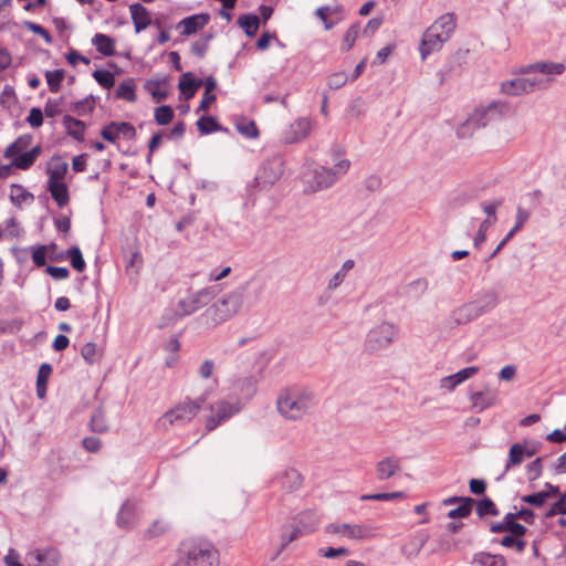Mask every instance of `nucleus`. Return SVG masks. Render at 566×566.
Listing matches in <instances>:
<instances>
[{"label":"nucleus","instance_id":"nucleus-28","mask_svg":"<svg viewBox=\"0 0 566 566\" xmlns=\"http://www.w3.org/2000/svg\"><path fill=\"white\" fill-rule=\"evenodd\" d=\"M201 85L202 80H196L192 73L187 72L181 75L178 87L181 94L185 95L187 99H189L196 94L198 87Z\"/></svg>","mask_w":566,"mask_h":566},{"label":"nucleus","instance_id":"nucleus-24","mask_svg":"<svg viewBox=\"0 0 566 566\" xmlns=\"http://www.w3.org/2000/svg\"><path fill=\"white\" fill-rule=\"evenodd\" d=\"M209 21V15L201 13V14H193L190 17H187L182 19L177 28L181 29L182 35H190L202 29Z\"/></svg>","mask_w":566,"mask_h":566},{"label":"nucleus","instance_id":"nucleus-9","mask_svg":"<svg viewBox=\"0 0 566 566\" xmlns=\"http://www.w3.org/2000/svg\"><path fill=\"white\" fill-rule=\"evenodd\" d=\"M325 532L353 541H365L376 536V530L368 524L331 523L325 527Z\"/></svg>","mask_w":566,"mask_h":566},{"label":"nucleus","instance_id":"nucleus-2","mask_svg":"<svg viewBox=\"0 0 566 566\" xmlns=\"http://www.w3.org/2000/svg\"><path fill=\"white\" fill-rule=\"evenodd\" d=\"M315 394L307 388H287L276 399L277 412L286 420L304 418L316 406Z\"/></svg>","mask_w":566,"mask_h":566},{"label":"nucleus","instance_id":"nucleus-26","mask_svg":"<svg viewBox=\"0 0 566 566\" xmlns=\"http://www.w3.org/2000/svg\"><path fill=\"white\" fill-rule=\"evenodd\" d=\"M457 18L453 13H446L438 18L429 28L433 31L439 32L447 40L450 39L451 34L455 30Z\"/></svg>","mask_w":566,"mask_h":566},{"label":"nucleus","instance_id":"nucleus-15","mask_svg":"<svg viewBox=\"0 0 566 566\" xmlns=\"http://www.w3.org/2000/svg\"><path fill=\"white\" fill-rule=\"evenodd\" d=\"M303 475L294 468H285L279 471L272 480L285 492H295L303 485Z\"/></svg>","mask_w":566,"mask_h":566},{"label":"nucleus","instance_id":"nucleus-44","mask_svg":"<svg viewBox=\"0 0 566 566\" xmlns=\"http://www.w3.org/2000/svg\"><path fill=\"white\" fill-rule=\"evenodd\" d=\"M169 531V525L163 520H156L144 532V539H154L166 534Z\"/></svg>","mask_w":566,"mask_h":566},{"label":"nucleus","instance_id":"nucleus-57","mask_svg":"<svg viewBox=\"0 0 566 566\" xmlns=\"http://www.w3.org/2000/svg\"><path fill=\"white\" fill-rule=\"evenodd\" d=\"M69 169V165L65 161H60L55 164L53 167H50L48 170L49 180L48 181H63Z\"/></svg>","mask_w":566,"mask_h":566},{"label":"nucleus","instance_id":"nucleus-40","mask_svg":"<svg viewBox=\"0 0 566 566\" xmlns=\"http://www.w3.org/2000/svg\"><path fill=\"white\" fill-rule=\"evenodd\" d=\"M115 96L127 102H135L136 93L134 80L128 78L122 82L116 88Z\"/></svg>","mask_w":566,"mask_h":566},{"label":"nucleus","instance_id":"nucleus-1","mask_svg":"<svg viewBox=\"0 0 566 566\" xmlns=\"http://www.w3.org/2000/svg\"><path fill=\"white\" fill-rule=\"evenodd\" d=\"M248 289H251L254 298L259 300L265 289V282L262 279L253 277L223 294L203 312L202 316L207 324L216 327L235 316L243 306Z\"/></svg>","mask_w":566,"mask_h":566},{"label":"nucleus","instance_id":"nucleus-11","mask_svg":"<svg viewBox=\"0 0 566 566\" xmlns=\"http://www.w3.org/2000/svg\"><path fill=\"white\" fill-rule=\"evenodd\" d=\"M565 69V64L560 62L539 61L525 66H521L514 73L517 75L542 74L551 78V76L563 74Z\"/></svg>","mask_w":566,"mask_h":566},{"label":"nucleus","instance_id":"nucleus-17","mask_svg":"<svg viewBox=\"0 0 566 566\" xmlns=\"http://www.w3.org/2000/svg\"><path fill=\"white\" fill-rule=\"evenodd\" d=\"M401 470V459L396 455H388L380 459L375 465L378 481H386L395 476Z\"/></svg>","mask_w":566,"mask_h":566},{"label":"nucleus","instance_id":"nucleus-41","mask_svg":"<svg viewBox=\"0 0 566 566\" xmlns=\"http://www.w3.org/2000/svg\"><path fill=\"white\" fill-rule=\"evenodd\" d=\"M473 564L479 566H506V562L501 555H491L489 553H479L474 555Z\"/></svg>","mask_w":566,"mask_h":566},{"label":"nucleus","instance_id":"nucleus-19","mask_svg":"<svg viewBox=\"0 0 566 566\" xmlns=\"http://www.w3.org/2000/svg\"><path fill=\"white\" fill-rule=\"evenodd\" d=\"M447 41L448 40L446 39V36H442L437 31L432 32V29L428 28L423 33L420 44V53L422 60H424L432 52L440 50L443 43H446Z\"/></svg>","mask_w":566,"mask_h":566},{"label":"nucleus","instance_id":"nucleus-56","mask_svg":"<svg viewBox=\"0 0 566 566\" xmlns=\"http://www.w3.org/2000/svg\"><path fill=\"white\" fill-rule=\"evenodd\" d=\"M402 497H405V493L396 491L390 493L364 494L360 496V501H395Z\"/></svg>","mask_w":566,"mask_h":566},{"label":"nucleus","instance_id":"nucleus-32","mask_svg":"<svg viewBox=\"0 0 566 566\" xmlns=\"http://www.w3.org/2000/svg\"><path fill=\"white\" fill-rule=\"evenodd\" d=\"M428 541V535L418 534L401 547V553L407 558H415L419 555Z\"/></svg>","mask_w":566,"mask_h":566},{"label":"nucleus","instance_id":"nucleus-49","mask_svg":"<svg viewBox=\"0 0 566 566\" xmlns=\"http://www.w3.org/2000/svg\"><path fill=\"white\" fill-rule=\"evenodd\" d=\"M197 127L198 130L203 135L221 130V126L212 116L200 117L197 122Z\"/></svg>","mask_w":566,"mask_h":566},{"label":"nucleus","instance_id":"nucleus-25","mask_svg":"<svg viewBox=\"0 0 566 566\" xmlns=\"http://www.w3.org/2000/svg\"><path fill=\"white\" fill-rule=\"evenodd\" d=\"M129 12L136 33L145 30L151 23L149 11L140 3L130 4Z\"/></svg>","mask_w":566,"mask_h":566},{"label":"nucleus","instance_id":"nucleus-6","mask_svg":"<svg viewBox=\"0 0 566 566\" xmlns=\"http://www.w3.org/2000/svg\"><path fill=\"white\" fill-rule=\"evenodd\" d=\"M398 336L395 324L382 322L370 328L365 337L364 352L374 354L388 348Z\"/></svg>","mask_w":566,"mask_h":566},{"label":"nucleus","instance_id":"nucleus-27","mask_svg":"<svg viewBox=\"0 0 566 566\" xmlns=\"http://www.w3.org/2000/svg\"><path fill=\"white\" fill-rule=\"evenodd\" d=\"M457 18L453 13H446L438 18L429 28L433 31L439 32L447 40L450 39L451 34L455 30Z\"/></svg>","mask_w":566,"mask_h":566},{"label":"nucleus","instance_id":"nucleus-23","mask_svg":"<svg viewBox=\"0 0 566 566\" xmlns=\"http://www.w3.org/2000/svg\"><path fill=\"white\" fill-rule=\"evenodd\" d=\"M292 522H294L296 526L302 530L305 535H307L317 528L319 524V517L315 511L305 510L295 515L292 518Z\"/></svg>","mask_w":566,"mask_h":566},{"label":"nucleus","instance_id":"nucleus-59","mask_svg":"<svg viewBox=\"0 0 566 566\" xmlns=\"http://www.w3.org/2000/svg\"><path fill=\"white\" fill-rule=\"evenodd\" d=\"M93 77L104 88H111L115 84V77L109 71L96 70L93 73Z\"/></svg>","mask_w":566,"mask_h":566},{"label":"nucleus","instance_id":"nucleus-64","mask_svg":"<svg viewBox=\"0 0 566 566\" xmlns=\"http://www.w3.org/2000/svg\"><path fill=\"white\" fill-rule=\"evenodd\" d=\"M95 105V98L90 95L78 102L74 105V111L77 113V115L82 116L85 114L91 113L94 109Z\"/></svg>","mask_w":566,"mask_h":566},{"label":"nucleus","instance_id":"nucleus-47","mask_svg":"<svg viewBox=\"0 0 566 566\" xmlns=\"http://www.w3.org/2000/svg\"><path fill=\"white\" fill-rule=\"evenodd\" d=\"M91 429L94 432L104 433L108 430L105 412L103 409H96L91 417Z\"/></svg>","mask_w":566,"mask_h":566},{"label":"nucleus","instance_id":"nucleus-3","mask_svg":"<svg viewBox=\"0 0 566 566\" xmlns=\"http://www.w3.org/2000/svg\"><path fill=\"white\" fill-rule=\"evenodd\" d=\"M179 555L190 566H219L220 553L216 545L202 537L185 539L179 547Z\"/></svg>","mask_w":566,"mask_h":566},{"label":"nucleus","instance_id":"nucleus-33","mask_svg":"<svg viewBox=\"0 0 566 566\" xmlns=\"http://www.w3.org/2000/svg\"><path fill=\"white\" fill-rule=\"evenodd\" d=\"M32 142V137L30 135L19 136L13 143H11L4 150V158L11 159L17 157L20 154L27 151L28 147Z\"/></svg>","mask_w":566,"mask_h":566},{"label":"nucleus","instance_id":"nucleus-54","mask_svg":"<svg viewBox=\"0 0 566 566\" xmlns=\"http://www.w3.org/2000/svg\"><path fill=\"white\" fill-rule=\"evenodd\" d=\"M496 222V218H486L480 223L479 230L473 238V244L475 248H480L482 243L486 240V232L491 226Z\"/></svg>","mask_w":566,"mask_h":566},{"label":"nucleus","instance_id":"nucleus-38","mask_svg":"<svg viewBox=\"0 0 566 566\" xmlns=\"http://www.w3.org/2000/svg\"><path fill=\"white\" fill-rule=\"evenodd\" d=\"M135 506L130 501H125L117 514L116 523L122 528H128L132 525Z\"/></svg>","mask_w":566,"mask_h":566},{"label":"nucleus","instance_id":"nucleus-8","mask_svg":"<svg viewBox=\"0 0 566 566\" xmlns=\"http://www.w3.org/2000/svg\"><path fill=\"white\" fill-rule=\"evenodd\" d=\"M510 111V106L503 101H492L486 105L475 107L470 114L478 127L484 128L490 123L503 118Z\"/></svg>","mask_w":566,"mask_h":566},{"label":"nucleus","instance_id":"nucleus-31","mask_svg":"<svg viewBox=\"0 0 566 566\" xmlns=\"http://www.w3.org/2000/svg\"><path fill=\"white\" fill-rule=\"evenodd\" d=\"M62 123L67 135H70L78 142H82L84 139V133L86 128L84 122L76 119L70 115H65L63 117Z\"/></svg>","mask_w":566,"mask_h":566},{"label":"nucleus","instance_id":"nucleus-52","mask_svg":"<svg viewBox=\"0 0 566 566\" xmlns=\"http://www.w3.org/2000/svg\"><path fill=\"white\" fill-rule=\"evenodd\" d=\"M81 355L87 364L92 365L99 359L101 352L95 343L88 342L82 347Z\"/></svg>","mask_w":566,"mask_h":566},{"label":"nucleus","instance_id":"nucleus-37","mask_svg":"<svg viewBox=\"0 0 566 566\" xmlns=\"http://www.w3.org/2000/svg\"><path fill=\"white\" fill-rule=\"evenodd\" d=\"M490 531L492 533H515V534H526L527 528L520 523H510L505 520L500 522L491 523Z\"/></svg>","mask_w":566,"mask_h":566},{"label":"nucleus","instance_id":"nucleus-16","mask_svg":"<svg viewBox=\"0 0 566 566\" xmlns=\"http://www.w3.org/2000/svg\"><path fill=\"white\" fill-rule=\"evenodd\" d=\"M101 135L107 142L114 143L119 135L124 138L133 139L136 135V130L129 123L112 122L101 130Z\"/></svg>","mask_w":566,"mask_h":566},{"label":"nucleus","instance_id":"nucleus-18","mask_svg":"<svg viewBox=\"0 0 566 566\" xmlns=\"http://www.w3.org/2000/svg\"><path fill=\"white\" fill-rule=\"evenodd\" d=\"M29 566H57L60 553L55 548L35 549L28 555Z\"/></svg>","mask_w":566,"mask_h":566},{"label":"nucleus","instance_id":"nucleus-43","mask_svg":"<svg viewBox=\"0 0 566 566\" xmlns=\"http://www.w3.org/2000/svg\"><path fill=\"white\" fill-rule=\"evenodd\" d=\"M499 297L495 292L485 293L480 300L474 301L475 306L480 310V316L491 311L497 305Z\"/></svg>","mask_w":566,"mask_h":566},{"label":"nucleus","instance_id":"nucleus-58","mask_svg":"<svg viewBox=\"0 0 566 566\" xmlns=\"http://www.w3.org/2000/svg\"><path fill=\"white\" fill-rule=\"evenodd\" d=\"M358 34H359V24L355 23L345 33L340 49L343 51H349L354 46V44L358 38Z\"/></svg>","mask_w":566,"mask_h":566},{"label":"nucleus","instance_id":"nucleus-50","mask_svg":"<svg viewBox=\"0 0 566 566\" xmlns=\"http://www.w3.org/2000/svg\"><path fill=\"white\" fill-rule=\"evenodd\" d=\"M48 86L51 92L56 93L61 88V83L64 78L63 70L46 71L44 73Z\"/></svg>","mask_w":566,"mask_h":566},{"label":"nucleus","instance_id":"nucleus-39","mask_svg":"<svg viewBox=\"0 0 566 566\" xmlns=\"http://www.w3.org/2000/svg\"><path fill=\"white\" fill-rule=\"evenodd\" d=\"M525 534L507 533L500 544L503 547L514 548L517 553L524 552L526 548V541L523 538Z\"/></svg>","mask_w":566,"mask_h":566},{"label":"nucleus","instance_id":"nucleus-14","mask_svg":"<svg viewBox=\"0 0 566 566\" xmlns=\"http://www.w3.org/2000/svg\"><path fill=\"white\" fill-rule=\"evenodd\" d=\"M469 400L473 411L482 412L499 402V391L496 388L486 385L483 389L472 392Z\"/></svg>","mask_w":566,"mask_h":566},{"label":"nucleus","instance_id":"nucleus-7","mask_svg":"<svg viewBox=\"0 0 566 566\" xmlns=\"http://www.w3.org/2000/svg\"><path fill=\"white\" fill-rule=\"evenodd\" d=\"M217 295L214 286H208L189 293L178 302V313L181 316L191 315L207 306Z\"/></svg>","mask_w":566,"mask_h":566},{"label":"nucleus","instance_id":"nucleus-13","mask_svg":"<svg viewBox=\"0 0 566 566\" xmlns=\"http://www.w3.org/2000/svg\"><path fill=\"white\" fill-rule=\"evenodd\" d=\"M311 130L312 122L306 117H301L282 132L281 140L285 144L300 143L310 135Z\"/></svg>","mask_w":566,"mask_h":566},{"label":"nucleus","instance_id":"nucleus-61","mask_svg":"<svg viewBox=\"0 0 566 566\" xmlns=\"http://www.w3.org/2000/svg\"><path fill=\"white\" fill-rule=\"evenodd\" d=\"M147 88L150 93V95L157 101L160 102L167 97V90L166 85L163 82L156 81V82H148Z\"/></svg>","mask_w":566,"mask_h":566},{"label":"nucleus","instance_id":"nucleus-35","mask_svg":"<svg viewBox=\"0 0 566 566\" xmlns=\"http://www.w3.org/2000/svg\"><path fill=\"white\" fill-rule=\"evenodd\" d=\"M48 189L59 207L69 202V190L64 181H48Z\"/></svg>","mask_w":566,"mask_h":566},{"label":"nucleus","instance_id":"nucleus-53","mask_svg":"<svg viewBox=\"0 0 566 566\" xmlns=\"http://www.w3.org/2000/svg\"><path fill=\"white\" fill-rule=\"evenodd\" d=\"M237 130L248 137V138H256L259 136V129L253 120L242 119L235 125Z\"/></svg>","mask_w":566,"mask_h":566},{"label":"nucleus","instance_id":"nucleus-55","mask_svg":"<svg viewBox=\"0 0 566 566\" xmlns=\"http://www.w3.org/2000/svg\"><path fill=\"white\" fill-rule=\"evenodd\" d=\"M66 254L74 270L77 272H83L85 269V261L83 259L80 248L74 245L67 250Z\"/></svg>","mask_w":566,"mask_h":566},{"label":"nucleus","instance_id":"nucleus-45","mask_svg":"<svg viewBox=\"0 0 566 566\" xmlns=\"http://www.w3.org/2000/svg\"><path fill=\"white\" fill-rule=\"evenodd\" d=\"M474 504V500L471 497L462 499V503L448 512V517L450 518H464L468 517L472 511V505Z\"/></svg>","mask_w":566,"mask_h":566},{"label":"nucleus","instance_id":"nucleus-30","mask_svg":"<svg viewBox=\"0 0 566 566\" xmlns=\"http://www.w3.org/2000/svg\"><path fill=\"white\" fill-rule=\"evenodd\" d=\"M42 149L40 146H35L29 151L18 155L12 159V166L22 170L29 169L40 156Z\"/></svg>","mask_w":566,"mask_h":566},{"label":"nucleus","instance_id":"nucleus-4","mask_svg":"<svg viewBox=\"0 0 566 566\" xmlns=\"http://www.w3.org/2000/svg\"><path fill=\"white\" fill-rule=\"evenodd\" d=\"M552 78L539 77L536 75H521L514 78L505 80L500 84V92L506 96H522L535 91L546 90L552 83Z\"/></svg>","mask_w":566,"mask_h":566},{"label":"nucleus","instance_id":"nucleus-29","mask_svg":"<svg viewBox=\"0 0 566 566\" xmlns=\"http://www.w3.org/2000/svg\"><path fill=\"white\" fill-rule=\"evenodd\" d=\"M524 451V444L521 442L513 443L509 450L507 460L504 467V475L507 473L512 468L518 467L522 464V462L526 459Z\"/></svg>","mask_w":566,"mask_h":566},{"label":"nucleus","instance_id":"nucleus-48","mask_svg":"<svg viewBox=\"0 0 566 566\" xmlns=\"http://www.w3.org/2000/svg\"><path fill=\"white\" fill-rule=\"evenodd\" d=\"M479 129L481 128L472 120V115L470 114L468 118L458 126L457 136L462 139L471 138Z\"/></svg>","mask_w":566,"mask_h":566},{"label":"nucleus","instance_id":"nucleus-10","mask_svg":"<svg viewBox=\"0 0 566 566\" xmlns=\"http://www.w3.org/2000/svg\"><path fill=\"white\" fill-rule=\"evenodd\" d=\"M241 410L239 401L218 400L210 406L211 416L207 419L206 428L211 431Z\"/></svg>","mask_w":566,"mask_h":566},{"label":"nucleus","instance_id":"nucleus-34","mask_svg":"<svg viewBox=\"0 0 566 566\" xmlns=\"http://www.w3.org/2000/svg\"><path fill=\"white\" fill-rule=\"evenodd\" d=\"M92 43L105 56H113L115 54V41L106 34L96 33L92 39Z\"/></svg>","mask_w":566,"mask_h":566},{"label":"nucleus","instance_id":"nucleus-20","mask_svg":"<svg viewBox=\"0 0 566 566\" xmlns=\"http://www.w3.org/2000/svg\"><path fill=\"white\" fill-rule=\"evenodd\" d=\"M282 172L281 163L279 160L265 161L256 176V180L264 187L272 186L281 178Z\"/></svg>","mask_w":566,"mask_h":566},{"label":"nucleus","instance_id":"nucleus-62","mask_svg":"<svg viewBox=\"0 0 566 566\" xmlns=\"http://www.w3.org/2000/svg\"><path fill=\"white\" fill-rule=\"evenodd\" d=\"M543 472V460L542 458H536L532 462L526 465V473L528 481L533 482L541 478Z\"/></svg>","mask_w":566,"mask_h":566},{"label":"nucleus","instance_id":"nucleus-60","mask_svg":"<svg viewBox=\"0 0 566 566\" xmlns=\"http://www.w3.org/2000/svg\"><path fill=\"white\" fill-rule=\"evenodd\" d=\"M154 116L158 125H167L174 117V111L170 106L163 105L155 109Z\"/></svg>","mask_w":566,"mask_h":566},{"label":"nucleus","instance_id":"nucleus-5","mask_svg":"<svg viewBox=\"0 0 566 566\" xmlns=\"http://www.w3.org/2000/svg\"><path fill=\"white\" fill-rule=\"evenodd\" d=\"M203 402L205 399L200 397L196 400L186 399L177 403L163 415L159 419L160 426L167 429L171 426L182 427L187 424L197 416Z\"/></svg>","mask_w":566,"mask_h":566},{"label":"nucleus","instance_id":"nucleus-22","mask_svg":"<svg viewBox=\"0 0 566 566\" xmlns=\"http://www.w3.org/2000/svg\"><path fill=\"white\" fill-rule=\"evenodd\" d=\"M337 172L334 169L319 166L313 171V190H323L333 186L337 180Z\"/></svg>","mask_w":566,"mask_h":566},{"label":"nucleus","instance_id":"nucleus-36","mask_svg":"<svg viewBox=\"0 0 566 566\" xmlns=\"http://www.w3.org/2000/svg\"><path fill=\"white\" fill-rule=\"evenodd\" d=\"M302 530H300L294 522H290L287 525L283 527L282 534H281V545L277 554L282 553L283 549L286 548V546L292 543L293 541L297 539L301 536H304Z\"/></svg>","mask_w":566,"mask_h":566},{"label":"nucleus","instance_id":"nucleus-12","mask_svg":"<svg viewBox=\"0 0 566 566\" xmlns=\"http://www.w3.org/2000/svg\"><path fill=\"white\" fill-rule=\"evenodd\" d=\"M478 317H480V310H478L475 303L468 302L454 308L444 323L449 328H454L469 324Z\"/></svg>","mask_w":566,"mask_h":566},{"label":"nucleus","instance_id":"nucleus-46","mask_svg":"<svg viewBox=\"0 0 566 566\" xmlns=\"http://www.w3.org/2000/svg\"><path fill=\"white\" fill-rule=\"evenodd\" d=\"M10 199L13 205L20 207L27 200H33V196L24 187L12 185L10 188Z\"/></svg>","mask_w":566,"mask_h":566},{"label":"nucleus","instance_id":"nucleus-63","mask_svg":"<svg viewBox=\"0 0 566 566\" xmlns=\"http://www.w3.org/2000/svg\"><path fill=\"white\" fill-rule=\"evenodd\" d=\"M549 499V493L537 492L533 494H527L521 497V501L527 503L530 505L541 507L545 504V502Z\"/></svg>","mask_w":566,"mask_h":566},{"label":"nucleus","instance_id":"nucleus-21","mask_svg":"<svg viewBox=\"0 0 566 566\" xmlns=\"http://www.w3.org/2000/svg\"><path fill=\"white\" fill-rule=\"evenodd\" d=\"M479 370H480L479 367L471 366V367L463 368L453 375L446 376L440 379V388L451 391L455 387H458L459 385L464 382L465 380L475 376L479 373Z\"/></svg>","mask_w":566,"mask_h":566},{"label":"nucleus","instance_id":"nucleus-51","mask_svg":"<svg viewBox=\"0 0 566 566\" xmlns=\"http://www.w3.org/2000/svg\"><path fill=\"white\" fill-rule=\"evenodd\" d=\"M476 514L480 517L485 515L497 516L499 510L496 509L494 502L490 497H484L480 500L476 504Z\"/></svg>","mask_w":566,"mask_h":566},{"label":"nucleus","instance_id":"nucleus-42","mask_svg":"<svg viewBox=\"0 0 566 566\" xmlns=\"http://www.w3.org/2000/svg\"><path fill=\"white\" fill-rule=\"evenodd\" d=\"M238 23L248 36H253L259 29L260 19L255 14H244L239 18Z\"/></svg>","mask_w":566,"mask_h":566}]
</instances>
